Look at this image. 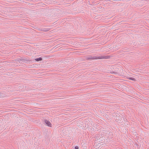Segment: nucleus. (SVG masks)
I'll use <instances>...</instances> for the list:
<instances>
[{
    "label": "nucleus",
    "mask_w": 149,
    "mask_h": 149,
    "mask_svg": "<svg viewBox=\"0 0 149 149\" xmlns=\"http://www.w3.org/2000/svg\"><path fill=\"white\" fill-rule=\"evenodd\" d=\"M5 96L3 95V94L0 92V97H4Z\"/></svg>",
    "instance_id": "nucleus-8"
},
{
    "label": "nucleus",
    "mask_w": 149,
    "mask_h": 149,
    "mask_svg": "<svg viewBox=\"0 0 149 149\" xmlns=\"http://www.w3.org/2000/svg\"><path fill=\"white\" fill-rule=\"evenodd\" d=\"M109 58V57L108 56H105L103 57V59H108Z\"/></svg>",
    "instance_id": "nucleus-7"
},
{
    "label": "nucleus",
    "mask_w": 149,
    "mask_h": 149,
    "mask_svg": "<svg viewBox=\"0 0 149 149\" xmlns=\"http://www.w3.org/2000/svg\"><path fill=\"white\" fill-rule=\"evenodd\" d=\"M35 60L37 61H42V58L41 57H40L39 58H35Z\"/></svg>",
    "instance_id": "nucleus-5"
},
{
    "label": "nucleus",
    "mask_w": 149,
    "mask_h": 149,
    "mask_svg": "<svg viewBox=\"0 0 149 149\" xmlns=\"http://www.w3.org/2000/svg\"><path fill=\"white\" fill-rule=\"evenodd\" d=\"M50 30L48 28H44L42 29H41L40 30V31H44V32H47L49 31Z\"/></svg>",
    "instance_id": "nucleus-3"
},
{
    "label": "nucleus",
    "mask_w": 149,
    "mask_h": 149,
    "mask_svg": "<svg viewBox=\"0 0 149 149\" xmlns=\"http://www.w3.org/2000/svg\"><path fill=\"white\" fill-rule=\"evenodd\" d=\"M45 123L47 126L49 127H51V123L49 121L47 120H45Z\"/></svg>",
    "instance_id": "nucleus-4"
},
{
    "label": "nucleus",
    "mask_w": 149,
    "mask_h": 149,
    "mask_svg": "<svg viewBox=\"0 0 149 149\" xmlns=\"http://www.w3.org/2000/svg\"><path fill=\"white\" fill-rule=\"evenodd\" d=\"M102 58V56H89L87 57V59L88 60H95L100 59Z\"/></svg>",
    "instance_id": "nucleus-1"
},
{
    "label": "nucleus",
    "mask_w": 149,
    "mask_h": 149,
    "mask_svg": "<svg viewBox=\"0 0 149 149\" xmlns=\"http://www.w3.org/2000/svg\"><path fill=\"white\" fill-rule=\"evenodd\" d=\"M75 149H78L79 147L78 146H76L75 147Z\"/></svg>",
    "instance_id": "nucleus-9"
},
{
    "label": "nucleus",
    "mask_w": 149,
    "mask_h": 149,
    "mask_svg": "<svg viewBox=\"0 0 149 149\" xmlns=\"http://www.w3.org/2000/svg\"><path fill=\"white\" fill-rule=\"evenodd\" d=\"M116 67L113 66H111L109 69V73H115L116 71Z\"/></svg>",
    "instance_id": "nucleus-2"
},
{
    "label": "nucleus",
    "mask_w": 149,
    "mask_h": 149,
    "mask_svg": "<svg viewBox=\"0 0 149 149\" xmlns=\"http://www.w3.org/2000/svg\"><path fill=\"white\" fill-rule=\"evenodd\" d=\"M128 79H130V80H134V81H135V79L134 78H133V77L129 78H128Z\"/></svg>",
    "instance_id": "nucleus-6"
}]
</instances>
